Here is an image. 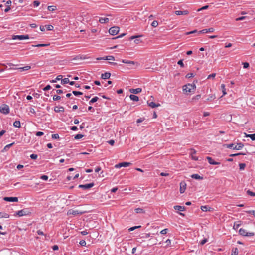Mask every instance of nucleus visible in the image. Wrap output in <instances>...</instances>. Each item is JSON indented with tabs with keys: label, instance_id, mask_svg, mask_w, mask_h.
I'll return each instance as SVG.
<instances>
[{
	"label": "nucleus",
	"instance_id": "1",
	"mask_svg": "<svg viewBox=\"0 0 255 255\" xmlns=\"http://www.w3.org/2000/svg\"><path fill=\"white\" fill-rule=\"evenodd\" d=\"M196 86L194 83L188 84L183 86V90L186 93L193 92L195 90Z\"/></svg>",
	"mask_w": 255,
	"mask_h": 255
},
{
	"label": "nucleus",
	"instance_id": "2",
	"mask_svg": "<svg viewBox=\"0 0 255 255\" xmlns=\"http://www.w3.org/2000/svg\"><path fill=\"white\" fill-rule=\"evenodd\" d=\"M32 212V209L30 208H24L21 210L16 212L14 215H17L19 217L23 216H26L30 214Z\"/></svg>",
	"mask_w": 255,
	"mask_h": 255
},
{
	"label": "nucleus",
	"instance_id": "3",
	"mask_svg": "<svg viewBox=\"0 0 255 255\" xmlns=\"http://www.w3.org/2000/svg\"><path fill=\"white\" fill-rule=\"evenodd\" d=\"M0 112L4 114H7L9 113V107L6 104H2L0 107Z\"/></svg>",
	"mask_w": 255,
	"mask_h": 255
},
{
	"label": "nucleus",
	"instance_id": "4",
	"mask_svg": "<svg viewBox=\"0 0 255 255\" xmlns=\"http://www.w3.org/2000/svg\"><path fill=\"white\" fill-rule=\"evenodd\" d=\"M239 233L240 235L243 236H253L255 235V234L253 232L248 233L246 231V230L243 228L240 229L239 231Z\"/></svg>",
	"mask_w": 255,
	"mask_h": 255
},
{
	"label": "nucleus",
	"instance_id": "5",
	"mask_svg": "<svg viewBox=\"0 0 255 255\" xmlns=\"http://www.w3.org/2000/svg\"><path fill=\"white\" fill-rule=\"evenodd\" d=\"M29 38L28 35H12V39L22 40L25 39H28Z\"/></svg>",
	"mask_w": 255,
	"mask_h": 255
},
{
	"label": "nucleus",
	"instance_id": "6",
	"mask_svg": "<svg viewBox=\"0 0 255 255\" xmlns=\"http://www.w3.org/2000/svg\"><path fill=\"white\" fill-rule=\"evenodd\" d=\"M119 31V27L118 26H113L109 30V33L112 35H116Z\"/></svg>",
	"mask_w": 255,
	"mask_h": 255
},
{
	"label": "nucleus",
	"instance_id": "7",
	"mask_svg": "<svg viewBox=\"0 0 255 255\" xmlns=\"http://www.w3.org/2000/svg\"><path fill=\"white\" fill-rule=\"evenodd\" d=\"M94 186V183L93 182L86 184H80L78 186L79 188H82L84 190L89 189Z\"/></svg>",
	"mask_w": 255,
	"mask_h": 255
},
{
	"label": "nucleus",
	"instance_id": "8",
	"mask_svg": "<svg viewBox=\"0 0 255 255\" xmlns=\"http://www.w3.org/2000/svg\"><path fill=\"white\" fill-rule=\"evenodd\" d=\"M3 200L5 201L16 202L18 201V198L16 197H5Z\"/></svg>",
	"mask_w": 255,
	"mask_h": 255
},
{
	"label": "nucleus",
	"instance_id": "9",
	"mask_svg": "<svg viewBox=\"0 0 255 255\" xmlns=\"http://www.w3.org/2000/svg\"><path fill=\"white\" fill-rule=\"evenodd\" d=\"M83 213L82 212H79L78 210H74L73 209H70L67 212L68 215H73L74 216H77L78 215H82Z\"/></svg>",
	"mask_w": 255,
	"mask_h": 255
},
{
	"label": "nucleus",
	"instance_id": "10",
	"mask_svg": "<svg viewBox=\"0 0 255 255\" xmlns=\"http://www.w3.org/2000/svg\"><path fill=\"white\" fill-rule=\"evenodd\" d=\"M131 164V163L130 162H123L115 165V167L119 168L122 167H128Z\"/></svg>",
	"mask_w": 255,
	"mask_h": 255
},
{
	"label": "nucleus",
	"instance_id": "11",
	"mask_svg": "<svg viewBox=\"0 0 255 255\" xmlns=\"http://www.w3.org/2000/svg\"><path fill=\"white\" fill-rule=\"evenodd\" d=\"M190 150L191 151L190 155H191V159L195 161L198 160V158L194 156V154L196 153V151L193 148H191Z\"/></svg>",
	"mask_w": 255,
	"mask_h": 255
},
{
	"label": "nucleus",
	"instance_id": "12",
	"mask_svg": "<svg viewBox=\"0 0 255 255\" xmlns=\"http://www.w3.org/2000/svg\"><path fill=\"white\" fill-rule=\"evenodd\" d=\"M215 30L214 28L211 27L208 29H204L202 30H200L198 32L199 34H204V33H211L214 32Z\"/></svg>",
	"mask_w": 255,
	"mask_h": 255
},
{
	"label": "nucleus",
	"instance_id": "13",
	"mask_svg": "<svg viewBox=\"0 0 255 255\" xmlns=\"http://www.w3.org/2000/svg\"><path fill=\"white\" fill-rule=\"evenodd\" d=\"M186 188V184L185 182L183 181L180 183V192L183 193L185 191Z\"/></svg>",
	"mask_w": 255,
	"mask_h": 255
},
{
	"label": "nucleus",
	"instance_id": "14",
	"mask_svg": "<svg viewBox=\"0 0 255 255\" xmlns=\"http://www.w3.org/2000/svg\"><path fill=\"white\" fill-rule=\"evenodd\" d=\"M96 59L97 60H114L115 58L113 56H105L103 57H98Z\"/></svg>",
	"mask_w": 255,
	"mask_h": 255
},
{
	"label": "nucleus",
	"instance_id": "15",
	"mask_svg": "<svg viewBox=\"0 0 255 255\" xmlns=\"http://www.w3.org/2000/svg\"><path fill=\"white\" fill-rule=\"evenodd\" d=\"M175 14L177 15H187L189 14V11L187 10H177L175 11Z\"/></svg>",
	"mask_w": 255,
	"mask_h": 255
},
{
	"label": "nucleus",
	"instance_id": "16",
	"mask_svg": "<svg viewBox=\"0 0 255 255\" xmlns=\"http://www.w3.org/2000/svg\"><path fill=\"white\" fill-rule=\"evenodd\" d=\"M209 163L211 165H219L220 162L215 161L211 157L208 156L206 157Z\"/></svg>",
	"mask_w": 255,
	"mask_h": 255
},
{
	"label": "nucleus",
	"instance_id": "17",
	"mask_svg": "<svg viewBox=\"0 0 255 255\" xmlns=\"http://www.w3.org/2000/svg\"><path fill=\"white\" fill-rule=\"evenodd\" d=\"M130 93L133 94H138L142 91V89L140 88H137L136 89H130L129 90Z\"/></svg>",
	"mask_w": 255,
	"mask_h": 255
},
{
	"label": "nucleus",
	"instance_id": "18",
	"mask_svg": "<svg viewBox=\"0 0 255 255\" xmlns=\"http://www.w3.org/2000/svg\"><path fill=\"white\" fill-rule=\"evenodd\" d=\"M111 73L109 72H105L102 74L101 78L103 79H108L110 78Z\"/></svg>",
	"mask_w": 255,
	"mask_h": 255
},
{
	"label": "nucleus",
	"instance_id": "19",
	"mask_svg": "<svg viewBox=\"0 0 255 255\" xmlns=\"http://www.w3.org/2000/svg\"><path fill=\"white\" fill-rule=\"evenodd\" d=\"M174 209L175 210H178L179 211H184L185 210L186 208L184 206H181L180 205H175L174 206Z\"/></svg>",
	"mask_w": 255,
	"mask_h": 255
},
{
	"label": "nucleus",
	"instance_id": "20",
	"mask_svg": "<svg viewBox=\"0 0 255 255\" xmlns=\"http://www.w3.org/2000/svg\"><path fill=\"white\" fill-rule=\"evenodd\" d=\"M191 177L192 178L195 179H197V180H202V179H203V176H200L198 174H193L191 175Z\"/></svg>",
	"mask_w": 255,
	"mask_h": 255
},
{
	"label": "nucleus",
	"instance_id": "21",
	"mask_svg": "<svg viewBox=\"0 0 255 255\" xmlns=\"http://www.w3.org/2000/svg\"><path fill=\"white\" fill-rule=\"evenodd\" d=\"M148 105L149 106L151 107V108H155L157 107L160 106V104L159 103L156 104L154 102H147Z\"/></svg>",
	"mask_w": 255,
	"mask_h": 255
},
{
	"label": "nucleus",
	"instance_id": "22",
	"mask_svg": "<svg viewBox=\"0 0 255 255\" xmlns=\"http://www.w3.org/2000/svg\"><path fill=\"white\" fill-rule=\"evenodd\" d=\"M242 224V221H238L236 222H235L233 226V229L234 230H237L238 228Z\"/></svg>",
	"mask_w": 255,
	"mask_h": 255
},
{
	"label": "nucleus",
	"instance_id": "23",
	"mask_svg": "<svg viewBox=\"0 0 255 255\" xmlns=\"http://www.w3.org/2000/svg\"><path fill=\"white\" fill-rule=\"evenodd\" d=\"M15 144V142H13L10 144L6 145L4 148L2 150V152L4 151H7L12 145H13Z\"/></svg>",
	"mask_w": 255,
	"mask_h": 255
},
{
	"label": "nucleus",
	"instance_id": "24",
	"mask_svg": "<svg viewBox=\"0 0 255 255\" xmlns=\"http://www.w3.org/2000/svg\"><path fill=\"white\" fill-rule=\"evenodd\" d=\"M54 111L56 113H59L60 112H64V108L62 106H60L59 107H55L54 108Z\"/></svg>",
	"mask_w": 255,
	"mask_h": 255
},
{
	"label": "nucleus",
	"instance_id": "25",
	"mask_svg": "<svg viewBox=\"0 0 255 255\" xmlns=\"http://www.w3.org/2000/svg\"><path fill=\"white\" fill-rule=\"evenodd\" d=\"M129 98L131 100H132L133 101H139V97L137 96L133 95V94L130 95Z\"/></svg>",
	"mask_w": 255,
	"mask_h": 255
},
{
	"label": "nucleus",
	"instance_id": "26",
	"mask_svg": "<svg viewBox=\"0 0 255 255\" xmlns=\"http://www.w3.org/2000/svg\"><path fill=\"white\" fill-rule=\"evenodd\" d=\"M109 18H100L99 20V21L100 23H108L109 22Z\"/></svg>",
	"mask_w": 255,
	"mask_h": 255
},
{
	"label": "nucleus",
	"instance_id": "27",
	"mask_svg": "<svg viewBox=\"0 0 255 255\" xmlns=\"http://www.w3.org/2000/svg\"><path fill=\"white\" fill-rule=\"evenodd\" d=\"M31 69V66H26L22 67H19L18 69L20 71H27Z\"/></svg>",
	"mask_w": 255,
	"mask_h": 255
},
{
	"label": "nucleus",
	"instance_id": "28",
	"mask_svg": "<svg viewBox=\"0 0 255 255\" xmlns=\"http://www.w3.org/2000/svg\"><path fill=\"white\" fill-rule=\"evenodd\" d=\"M63 76L62 75H58L56 78L55 79H53V80H52L50 81V82L51 83H55L57 81H59L61 79H62Z\"/></svg>",
	"mask_w": 255,
	"mask_h": 255
},
{
	"label": "nucleus",
	"instance_id": "29",
	"mask_svg": "<svg viewBox=\"0 0 255 255\" xmlns=\"http://www.w3.org/2000/svg\"><path fill=\"white\" fill-rule=\"evenodd\" d=\"M244 144L240 142L237 144V145L235 146V149L236 150H240L244 147Z\"/></svg>",
	"mask_w": 255,
	"mask_h": 255
},
{
	"label": "nucleus",
	"instance_id": "30",
	"mask_svg": "<svg viewBox=\"0 0 255 255\" xmlns=\"http://www.w3.org/2000/svg\"><path fill=\"white\" fill-rule=\"evenodd\" d=\"M211 209H212V208L209 207L208 206H202L201 207V209L203 211H210Z\"/></svg>",
	"mask_w": 255,
	"mask_h": 255
},
{
	"label": "nucleus",
	"instance_id": "31",
	"mask_svg": "<svg viewBox=\"0 0 255 255\" xmlns=\"http://www.w3.org/2000/svg\"><path fill=\"white\" fill-rule=\"evenodd\" d=\"M9 217V215L4 212H0V218H8Z\"/></svg>",
	"mask_w": 255,
	"mask_h": 255
},
{
	"label": "nucleus",
	"instance_id": "32",
	"mask_svg": "<svg viewBox=\"0 0 255 255\" xmlns=\"http://www.w3.org/2000/svg\"><path fill=\"white\" fill-rule=\"evenodd\" d=\"M99 99V98L97 96L93 97L89 102L90 105H92L93 103L97 102Z\"/></svg>",
	"mask_w": 255,
	"mask_h": 255
},
{
	"label": "nucleus",
	"instance_id": "33",
	"mask_svg": "<svg viewBox=\"0 0 255 255\" xmlns=\"http://www.w3.org/2000/svg\"><path fill=\"white\" fill-rule=\"evenodd\" d=\"M134 211L136 213H145L144 209L142 208H136V209H135Z\"/></svg>",
	"mask_w": 255,
	"mask_h": 255
},
{
	"label": "nucleus",
	"instance_id": "34",
	"mask_svg": "<svg viewBox=\"0 0 255 255\" xmlns=\"http://www.w3.org/2000/svg\"><path fill=\"white\" fill-rule=\"evenodd\" d=\"M224 146L227 147V148H231V149H235V144H233V143H231V144H224Z\"/></svg>",
	"mask_w": 255,
	"mask_h": 255
},
{
	"label": "nucleus",
	"instance_id": "35",
	"mask_svg": "<svg viewBox=\"0 0 255 255\" xmlns=\"http://www.w3.org/2000/svg\"><path fill=\"white\" fill-rule=\"evenodd\" d=\"M47 9L51 12H53L57 9L56 6H48L47 7Z\"/></svg>",
	"mask_w": 255,
	"mask_h": 255
},
{
	"label": "nucleus",
	"instance_id": "36",
	"mask_svg": "<svg viewBox=\"0 0 255 255\" xmlns=\"http://www.w3.org/2000/svg\"><path fill=\"white\" fill-rule=\"evenodd\" d=\"M13 126L16 128H20L21 127L20 121H19V120L15 121L13 123Z\"/></svg>",
	"mask_w": 255,
	"mask_h": 255
},
{
	"label": "nucleus",
	"instance_id": "37",
	"mask_svg": "<svg viewBox=\"0 0 255 255\" xmlns=\"http://www.w3.org/2000/svg\"><path fill=\"white\" fill-rule=\"evenodd\" d=\"M245 134V136L247 137H250L252 140H255V133L252 134Z\"/></svg>",
	"mask_w": 255,
	"mask_h": 255
},
{
	"label": "nucleus",
	"instance_id": "38",
	"mask_svg": "<svg viewBox=\"0 0 255 255\" xmlns=\"http://www.w3.org/2000/svg\"><path fill=\"white\" fill-rule=\"evenodd\" d=\"M238 254V249L237 248H234L232 250L231 255H237Z\"/></svg>",
	"mask_w": 255,
	"mask_h": 255
},
{
	"label": "nucleus",
	"instance_id": "39",
	"mask_svg": "<svg viewBox=\"0 0 255 255\" xmlns=\"http://www.w3.org/2000/svg\"><path fill=\"white\" fill-rule=\"evenodd\" d=\"M216 98V97L214 95H209L208 98L206 99V101H212L214 100Z\"/></svg>",
	"mask_w": 255,
	"mask_h": 255
},
{
	"label": "nucleus",
	"instance_id": "40",
	"mask_svg": "<svg viewBox=\"0 0 255 255\" xmlns=\"http://www.w3.org/2000/svg\"><path fill=\"white\" fill-rule=\"evenodd\" d=\"M49 44H39L37 45H33L32 47H47L49 46Z\"/></svg>",
	"mask_w": 255,
	"mask_h": 255
},
{
	"label": "nucleus",
	"instance_id": "41",
	"mask_svg": "<svg viewBox=\"0 0 255 255\" xmlns=\"http://www.w3.org/2000/svg\"><path fill=\"white\" fill-rule=\"evenodd\" d=\"M61 84H67L68 82H69V79L68 78H65L64 79H61Z\"/></svg>",
	"mask_w": 255,
	"mask_h": 255
},
{
	"label": "nucleus",
	"instance_id": "42",
	"mask_svg": "<svg viewBox=\"0 0 255 255\" xmlns=\"http://www.w3.org/2000/svg\"><path fill=\"white\" fill-rule=\"evenodd\" d=\"M221 88H222V92H223V95L221 96V97H222L224 95H226L227 94V93L226 92V88H225V86L224 84H223L221 85Z\"/></svg>",
	"mask_w": 255,
	"mask_h": 255
},
{
	"label": "nucleus",
	"instance_id": "43",
	"mask_svg": "<svg viewBox=\"0 0 255 255\" xmlns=\"http://www.w3.org/2000/svg\"><path fill=\"white\" fill-rule=\"evenodd\" d=\"M141 227V226L140 225L139 226H135L132 227H130V228H129L128 231L129 232L132 231L136 229L140 228Z\"/></svg>",
	"mask_w": 255,
	"mask_h": 255
},
{
	"label": "nucleus",
	"instance_id": "44",
	"mask_svg": "<svg viewBox=\"0 0 255 255\" xmlns=\"http://www.w3.org/2000/svg\"><path fill=\"white\" fill-rule=\"evenodd\" d=\"M72 93L76 96L83 95V93L80 91H73Z\"/></svg>",
	"mask_w": 255,
	"mask_h": 255
},
{
	"label": "nucleus",
	"instance_id": "45",
	"mask_svg": "<svg viewBox=\"0 0 255 255\" xmlns=\"http://www.w3.org/2000/svg\"><path fill=\"white\" fill-rule=\"evenodd\" d=\"M239 169L240 170H243L245 169L246 167V164L245 163H240L239 164Z\"/></svg>",
	"mask_w": 255,
	"mask_h": 255
},
{
	"label": "nucleus",
	"instance_id": "46",
	"mask_svg": "<svg viewBox=\"0 0 255 255\" xmlns=\"http://www.w3.org/2000/svg\"><path fill=\"white\" fill-rule=\"evenodd\" d=\"M84 136V135L81 134H78L75 136L74 138L76 140L80 139Z\"/></svg>",
	"mask_w": 255,
	"mask_h": 255
},
{
	"label": "nucleus",
	"instance_id": "47",
	"mask_svg": "<svg viewBox=\"0 0 255 255\" xmlns=\"http://www.w3.org/2000/svg\"><path fill=\"white\" fill-rule=\"evenodd\" d=\"M122 62L124 63H126V64H134V61H128V60H125V59L122 60Z\"/></svg>",
	"mask_w": 255,
	"mask_h": 255
},
{
	"label": "nucleus",
	"instance_id": "48",
	"mask_svg": "<svg viewBox=\"0 0 255 255\" xmlns=\"http://www.w3.org/2000/svg\"><path fill=\"white\" fill-rule=\"evenodd\" d=\"M46 29L48 31H51L53 29V26L51 25H47L45 26Z\"/></svg>",
	"mask_w": 255,
	"mask_h": 255
},
{
	"label": "nucleus",
	"instance_id": "49",
	"mask_svg": "<svg viewBox=\"0 0 255 255\" xmlns=\"http://www.w3.org/2000/svg\"><path fill=\"white\" fill-rule=\"evenodd\" d=\"M165 243H166V245L165 246V247H167L168 246H171V240L170 239H167Z\"/></svg>",
	"mask_w": 255,
	"mask_h": 255
},
{
	"label": "nucleus",
	"instance_id": "50",
	"mask_svg": "<svg viewBox=\"0 0 255 255\" xmlns=\"http://www.w3.org/2000/svg\"><path fill=\"white\" fill-rule=\"evenodd\" d=\"M247 193L248 195H250L251 196H255V192H253L249 190H248L247 191Z\"/></svg>",
	"mask_w": 255,
	"mask_h": 255
},
{
	"label": "nucleus",
	"instance_id": "51",
	"mask_svg": "<svg viewBox=\"0 0 255 255\" xmlns=\"http://www.w3.org/2000/svg\"><path fill=\"white\" fill-rule=\"evenodd\" d=\"M245 154H246L244 153H235V154H230L229 156L230 157H235V156L240 155H245Z\"/></svg>",
	"mask_w": 255,
	"mask_h": 255
},
{
	"label": "nucleus",
	"instance_id": "52",
	"mask_svg": "<svg viewBox=\"0 0 255 255\" xmlns=\"http://www.w3.org/2000/svg\"><path fill=\"white\" fill-rule=\"evenodd\" d=\"M195 75L193 73H189L186 75V78H190L194 77Z\"/></svg>",
	"mask_w": 255,
	"mask_h": 255
},
{
	"label": "nucleus",
	"instance_id": "53",
	"mask_svg": "<svg viewBox=\"0 0 255 255\" xmlns=\"http://www.w3.org/2000/svg\"><path fill=\"white\" fill-rule=\"evenodd\" d=\"M158 25V23L157 21L154 20L151 23V26L154 27H156Z\"/></svg>",
	"mask_w": 255,
	"mask_h": 255
},
{
	"label": "nucleus",
	"instance_id": "54",
	"mask_svg": "<svg viewBox=\"0 0 255 255\" xmlns=\"http://www.w3.org/2000/svg\"><path fill=\"white\" fill-rule=\"evenodd\" d=\"M37 157H38L37 155L35 154H32L30 156V157L31 158V159H33V160H36L37 158Z\"/></svg>",
	"mask_w": 255,
	"mask_h": 255
},
{
	"label": "nucleus",
	"instance_id": "55",
	"mask_svg": "<svg viewBox=\"0 0 255 255\" xmlns=\"http://www.w3.org/2000/svg\"><path fill=\"white\" fill-rule=\"evenodd\" d=\"M40 179L42 180L46 181L48 179V176L46 175H43L41 176Z\"/></svg>",
	"mask_w": 255,
	"mask_h": 255
},
{
	"label": "nucleus",
	"instance_id": "56",
	"mask_svg": "<svg viewBox=\"0 0 255 255\" xmlns=\"http://www.w3.org/2000/svg\"><path fill=\"white\" fill-rule=\"evenodd\" d=\"M61 99V97L58 95H54L53 96V99L54 101H57Z\"/></svg>",
	"mask_w": 255,
	"mask_h": 255
},
{
	"label": "nucleus",
	"instance_id": "57",
	"mask_svg": "<svg viewBox=\"0 0 255 255\" xmlns=\"http://www.w3.org/2000/svg\"><path fill=\"white\" fill-rule=\"evenodd\" d=\"M177 64L179 65L181 67H184V64L183 62V60H180L178 61Z\"/></svg>",
	"mask_w": 255,
	"mask_h": 255
},
{
	"label": "nucleus",
	"instance_id": "58",
	"mask_svg": "<svg viewBox=\"0 0 255 255\" xmlns=\"http://www.w3.org/2000/svg\"><path fill=\"white\" fill-rule=\"evenodd\" d=\"M40 2L39 1H34L33 2V6L34 7H37L40 5Z\"/></svg>",
	"mask_w": 255,
	"mask_h": 255
},
{
	"label": "nucleus",
	"instance_id": "59",
	"mask_svg": "<svg viewBox=\"0 0 255 255\" xmlns=\"http://www.w3.org/2000/svg\"><path fill=\"white\" fill-rule=\"evenodd\" d=\"M51 88V87L50 85H47L46 86L43 90L45 91L50 90Z\"/></svg>",
	"mask_w": 255,
	"mask_h": 255
},
{
	"label": "nucleus",
	"instance_id": "60",
	"mask_svg": "<svg viewBox=\"0 0 255 255\" xmlns=\"http://www.w3.org/2000/svg\"><path fill=\"white\" fill-rule=\"evenodd\" d=\"M79 244H80L81 246H85L86 245V242L85 240H81L80 241V243Z\"/></svg>",
	"mask_w": 255,
	"mask_h": 255
},
{
	"label": "nucleus",
	"instance_id": "61",
	"mask_svg": "<svg viewBox=\"0 0 255 255\" xmlns=\"http://www.w3.org/2000/svg\"><path fill=\"white\" fill-rule=\"evenodd\" d=\"M216 76V73H212L211 74L209 75L208 77H207V79H211V78H214Z\"/></svg>",
	"mask_w": 255,
	"mask_h": 255
},
{
	"label": "nucleus",
	"instance_id": "62",
	"mask_svg": "<svg viewBox=\"0 0 255 255\" xmlns=\"http://www.w3.org/2000/svg\"><path fill=\"white\" fill-rule=\"evenodd\" d=\"M52 138L53 139H58L59 138V136L58 134H53L52 135Z\"/></svg>",
	"mask_w": 255,
	"mask_h": 255
},
{
	"label": "nucleus",
	"instance_id": "63",
	"mask_svg": "<svg viewBox=\"0 0 255 255\" xmlns=\"http://www.w3.org/2000/svg\"><path fill=\"white\" fill-rule=\"evenodd\" d=\"M243 65L244 68H248L249 67V64L248 62H244Z\"/></svg>",
	"mask_w": 255,
	"mask_h": 255
},
{
	"label": "nucleus",
	"instance_id": "64",
	"mask_svg": "<svg viewBox=\"0 0 255 255\" xmlns=\"http://www.w3.org/2000/svg\"><path fill=\"white\" fill-rule=\"evenodd\" d=\"M35 134L37 136H41L44 135V133L41 131H38Z\"/></svg>",
	"mask_w": 255,
	"mask_h": 255
}]
</instances>
